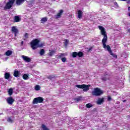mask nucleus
<instances>
[{
	"instance_id": "nucleus-17",
	"label": "nucleus",
	"mask_w": 130,
	"mask_h": 130,
	"mask_svg": "<svg viewBox=\"0 0 130 130\" xmlns=\"http://www.w3.org/2000/svg\"><path fill=\"white\" fill-rule=\"evenodd\" d=\"M42 130H49V128L47 127L45 125L42 124Z\"/></svg>"
},
{
	"instance_id": "nucleus-9",
	"label": "nucleus",
	"mask_w": 130,
	"mask_h": 130,
	"mask_svg": "<svg viewBox=\"0 0 130 130\" xmlns=\"http://www.w3.org/2000/svg\"><path fill=\"white\" fill-rule=\"evenodd\" d=\"M22 57L23 59H24V60H25V61H26L27 62H30V61H31V59L27 56L22 55Z\"/></svg>"
},
{
	"instance_id": "nucleus-4",
	"label": "nucleus",
	"mask_w": 130,
	"mask_h": 130,
	"mask_svg": "<svg viewBox=\"0 0 130 130\" xmlns=\"http://www.w3.org/2000/svg\"><path fill=\"white\" fill-rule=\"evenodd\" d=\"M76 87L79 89H83L84 92H87L89 91L90 87H91V85L86 84L77 85Z\"/></svg>"
},
{
	"instance_id": "nucleus-15",
	"label": "nucleus",
	"mask_w": 130,
	"mask_h": 130,
	"mask_svg": "<svg viewBox=\"0 0 130 130\" xmlns=\"http://www.w3.org/2000/svg\"><path fill=\"white\" fill-rule=\"evenodd\" d=\"M78 17L79 18V19H81V18H82V16L83 15V12H82L81 10H79L78 12Z\"/></svg>"
},
{
	"instance_id": "nucleus-26",
	"label": "nucleus",
	"mask_w": 130,
	"mask_h": 130,
	"mask_svg": "<svg viewBox=\"0 0 130 130\" xmlns=\"http://www.w3.org/2000/svg\"><path fill=\"white\" fill-rule=\"evenodd\" d=\"M77 56H79V57H82L83 56V53L82 52L77 53Z\"/></svg>"
},
{
	"instance_id": "nucleus-24",
	"label": "nucleus",
	"mask_w": 130,
	"mask_h": 130,
	"mask_svg": "<svg viewBox=\"0 0 130 130\" xmlns=\"http://www.w3.org/2000/svg\"><path fill=\"white\" fill-rule=\"evenodd\" d=\"M93 107V105L91 104V103H88L86 104V108H91V107Z\"/></svg>"
},
{
	"instance_id": "nucleus-35",
	"label": "nucleus",
	"mask_w": 130,
	"mask_h": 130,
	"mask_svg": "<svg viewBox=\"0 0 130 130\" xmlns=\"http://www.w3.org/2000/svg\"><path fill=\"white\" fill-rule=\"evenodd\" d=\"M127 15L129 17H130V11L128 12Z\"/></svg>"
},
{
	"instance_id": "nucleus-25",
	"label": "nucleus",
	"mask_w": 130,
	"mask_h": 130,
	"mask_svg": "<svg viewBox=\"0 0 130 130\" xmlns=\"http://www.w3.org/2000/svg\"><path fill=\"white\" fill-rule=\"evenodd\" d=\"M73 57H76L78 56V53L77 52H74L72 53Z\"/></svg>"
},
{
	"instance_id": "nucleus-32",
	"label": "nucleus",
	"mask_w": 130,
	"mask_h": 130,
	"mask_svg": "<svg viewBox=\"0 0 130 130\" xmlns=\"http://www.w3.org/2000/svg\"><path fill=\"white\" fill-rule=\"evenodd\" d=\"M69 43V40H66V42H65V45H68V43Z\"/></svg>"
},
{
	"instance_id": "nucleus-20",
	"label": "nucleus",
	"mask_w": 130,
	"mask_h": 130,
	"mask_svg": "<svg viewBox=\"0 0 130 130\" xmlns=\"http://www.w3.org/2000/svg\"><path fill=\"white\" fill-rule=\"evenodd\" d=\"M49 51L50 52L49 54L50 56H52V55H54V53H55V51L54 50H50Z\"/></svg>"
},
{
	"instance_id": "nucleus-7",
	"label": "nucleus",
	"mask_w": 130,
	"mask_h": 130,
	"mask_svg": "<svg viewBox=\"0 0 130 130\" xmlns=\"http://www.w3.org/2000/svg\"><path fill=\"white\" fill-rule=\"evenodd\" d=\"M11 30L13 32V33H14L15 36H17V34H18V32H19L18 28H17V26H13L12 27Z\"/></svg>"
},
{
	"instance_id": "nucleus-36",
	"label": "nucleus",
	"mask_w": 130,
	"mask_h": 130,
	"mask_svg": "<svg viewBox=\"0 0 130 130\" xmlns=\"http://www.w3.org/2000/svg\"><path fill=\"white\" fill-rule=\"evenodd\" d=\"M128 12H130V7H128Z\"/></svg>"
},
{
	"instance_id": "nucleus-30",
	"label": "nucleus",
	"mask_w": 130,
	"mask_h": 130,
	"mask_svg": "<svg viewBox=\"0 0 130 130\" xmlns=\"http://www.w3.org/2000/svg\"><path fill=\"white\" fill-rule=\"evenodd\" d=\"M8 121H9V122H13V120H12L11 118H8Z\"/></svg>"
},
{
	"instance_id": "nucleus-27",
	"label": "nucleus",
	"mask_w": 130,
	"mask_h": 130,
	"mask_svg": "<svg viewBox=\"0 0 130 130\" xmlns=\"http://www.w3.org/2000/svg\"><path fill=\"white\" fill-rule=\"evenodd\" d=\"M108 79V75H106L105 76V77H103L102 78V80H103V81H106V80H107Z\"/></svg>"
},
{
	"instance_id": "nucleus-40",
	"label": "nucleus",
	"mask_w": 130,
	"mask_h": 130,
	"mask_svg": "<svg viewBox=\"0 0 130 130\" xmlns=\"http://www.w3.org/2000/svg\"><path fill=\"white\" fill-rule=\"evenodd\" d=\"M52 78H53V77H51L50 76L49 77L50 79H52Z\"/></svg>"
},
{
	"instance_id": "nucleus-13",
	"label": "nucleus",
	"mask_w": 130,
	"mask_h": 130,
	"mask_svg": "<svg viewBox=\"0 0 130 130\" xmlns=\"http://www.w3.org/2000/svg\"><path fill=\"white\" fill-rule=\"evenodd\" d=\"M22 78L23 80H29V74H24Z\"/></svg>"
},
{
	"instance_id": "nucleus-10",
	"label": "nucleus",
	"mask_w": 130,
	"mask_h": 130,
	"mask_svg": "<svg viewBox=\"0 0 130 130\" xmlns=\"http://www.w3.org/2000/svg\"><path fill=\"white\" fill-rule=\"evenodd\" d=\"M103 102H104V98H99L96 101V103L98 105H101L102 103H103Z\"/></svg>"
},
{
	"instance_id": "nucleus-18",
	"label": "nucleus",
	"mask_w": 130,
	"mask_h": 130,
	"mask_svg": "<svg viewBox=\"0 0 130 130\" xmlns=\"http://www.w3.org/2000/svg\"><path fill=\"white\" fill-rule=\"evenodd\" d=\"M83 99V98L81 96H79L75 99V101H76V102H79V101H81Z\"/></svg>"
},
{
	"instance_id": "nucleus-29",
	"label": "nucleus",
	"mask_w": 130,
	"mask_h": 130,
	"mask_svg": "<svg viewBox=\"0 0 130 130\" xmlns=\"http://www.w3.org/2000/svg\"><path fill=\"white\" fill-rule=\"evenodd\" d=\"M61 59L62 62H66V61H67V58H66V57H62V58H61Z\"/></svg>"
},
{
	"instance_id": "nucleus-23",
	"label": "nucleus",
	"mask_w": 130,
	"mask_h": 130,
	"mask_svg": "<svg viewBox=\"0 0 130 130\" xmlns=\"http://www.w3.org/2000/svg\"><path fill=\"white\" fill-rule=\"evenodd\" d=\"M8 94L9 96H11L13 94V89L10 88L8 90Z\"/></svg>"
},
{
	"instance_id": "nucleus-34",
	"label": "nucleus",
	"mask_w": 130,
	"mask_h": 130,
	"mask_svg": "<svg viewBox=\"0 0 130 130\" xmlns=\"http://www.w3.org/2000/svg\"><path fill=\"white\" fill-rule=\"evenodd\" d=\"M111 100V96H108V101H110Z\"/></svg>"
},
{
	"instance_id": "nucleus-19",
	"label": "nucleus",
	"mask_w": 130,
	"mask_h": 130,
	"mask_svg": "<svg viewBox=\"0 0 130 130\" xmlns=\"http://www.w3.org/2000/svg\"><path fill=\"white\" fill-rule=\"evenodd\" d=\"M35 89L36 91H39V90H40V89H41V87H40V86L39 85H36Z\"/></svg>"
},
{
	"instance_id": "nucleus-8",
	"label": "nucleus",
	"mask_w": 130,
	"mask_h": 130,
	"mask_svg": "<svg viewBox=\"0 0 130 130\" xmlns=\"http://www.w3.org/2000/svg\"><path fill=\"white\" fill-rule=\"evenodd\" d=\"M13 76H14L16 78L20 77V71L17 70H14Z\"/></svg>"
},
{
	"instance_id": "nucleus-38",
	"label": "nucleus",
	"mask_w": 130,
	"mask_h": 130,
	"mask_svg": "<svg viewBox=\"0 0 130 130\" xmlns=\"http://www.w3.org/2000/svg\"><path fill=\"white\" fill-rule=\"evenodd\" d=\"M115 6H117V3H115Z\"/></svg>"
},
{
	"instance_id": "nucleus-5",
	"label": "nucleus",
	"mask_w": 130,
	"mask_h": 130,
	"mask_svg": "<svg viewBox=\"0 0 130 130\" xmlns=\"http://www.w3.org/2000/svg\"><path fill=\"white\" fill-rule=\"evenodd\" d=\"M93 96H100L103 94V91L99 88H95L92 91Z\"/></svg>"
},
{
	"instance_id": "nucleus-22",
	"label": "nucleus",
	"mask_w": 130,
	"mask_h": 130,
	"mask_svg": "<svg viewBox=\"0 0 130 130\" xmlns=\"http://www.w3.org/2000/svg\"><path fill=\"white\" fill-rule=\"evenodd\" d=\"M47 21V18L46 17H44L41 19V23H45Z\"/></svg>"
},
{
	"instance_id": "nucleus-39",
	"label": "nucleus",
	"mask_w": 130,
	"mask_h": 130,
	"mask_svg": "<svg viewBox=\"0 0 130 130\" xmlns=\"http://www.w3.org/2000/svg\"><path fill=\"white\" fill-rule=\"evenodd\" d=\"M128 32H129L130 33V29L128 30Z\"/></svg>"
},
{
	"instance_id": "nucleus-31",
	"label": "nucleus",
	"mask_w": 130,
	"mask_h": 130,
	"mask_svg": "<svg viewBox=\"0 0 130 130\" xmlns=\"http://www.w3.org/2000/svg\"><path fill=\"white\" fill-rule=\"evenodd\" d=\"M28 34L26 33L25 35H24V38L25 39H27V38H28Z\"/></svg>"
},
{
	"instance_id": "nucleus-3",
	"label": "nucleus",
	"mask_w": 130,
	"mask_h": 130,
	"mask_svg": "<svg viewBox=\"0 0 130 130\" xmlns=\"http://www.w3.org/2000/svg\"><path fill=\"white\" fill-rule=\"evenodd\" d=\"M30 45L31 48L35 50L38 47H42L44 45V43H40V41L38 39H35L31 42Z\"/></svg>"
},
{
	"instance_id": "nucleus-21",
	"label": "nucleus",
	"mask_w": 130,
	"mask_h": 130,
	"mask_svg": "<svg viewBox=\"0 0 130 130\" xmlns=\"http://www.w3.org/2000/svg\"><path fill=\"white\" fill-rule=\"evenodd\" d=\"M20 17L19 16H15L14 17V20L15 22H20Z\"/></svg>"
},
{
	"instance_id": "nucleus-41",
	"label": "nucleus",
	"mask_w": 130,
	"mask_h": 130,
	"mask_svg": "<svg viewBox=\"0 0 130 130\" xmlns=\"http://www.w3.org/2000/svg\"><path fill=\"white\" fill-rule=\"evenodd\" d=\"M123 102H125V100L123 101Z\"/></svg>"
},
{
	"instance_id": "nucleus-28",
	"label": "nucleus",
	"mask_w": 130,
	"mask_h": 130,
	"mask_svg": "<svg viewBox=\"0 0 130 130\" xmlns=\"http://www.w3.org/2000/svg\"><path fill=\"white\" fill-rule=\"evenodd\" d=\"M44 52H45L44 50V49H41V51L40 52V55H43V54H44Z\"/></svg>"
},
{
	"instance_id": "nucleus-2",
	"label": "nucleus",
	"mask_w": 130,
	"mask_h": 130,
	"mask_svg": "<svg viewBox=\"0 0 130 130\" xmlns=\"http://www.w3.org/2000/svg\"><path fill=\"white\" fill-rule=\"evenodd\" d=\"M16 5L17 6H20V5H22L24 2H25V0H15ZM14 3H15V0H9V1L6 4V5L4 7V9L5 10H10V9L12 7H13V5H14Z\"/></svg>"
},
{
	"instance_id": "nucleus-37",
	"label": "nucleus",
	"mask_w": 130,
	"mask_h": 130,
	"mask_svg": "<svg viewBox=\"0 0 130 130\" xmlns=\"http://www.w3.org/2000/svg\"><path fill=\"white\" fill-rule=\"evenodd\" d=\"M21 45H23V44H24V42L22 41L21 43Z\"/></svg>"
},
{
	"instance_id": "nucleus-33",
	"label": "nucleus",
	"mask_w": 130,
	"mask_h": 130,
	"mask_svg": "<svg viewBox=\"0 0 130 130\" xmlns=\"http://www.w3.org/2000/svg\"><path fill=\"white\" fill-rule=\"evenodd\" d=\"M64 56V54L61 53L59 55L60 57H62V56Z\"/></svg>"
},
{
	"instance_id": "nucleus-12",
	"label": "nucleus",
	"mask_w": 130,
	"mask_h": 130,
	"mask_svg": "<svg viewBox=\"0 0 130 130\" xmlns=\"http://www.w3.org/2000/svg\"><path fill=\"white\" fill-rule=\"evenodd\" d=\"M13 54V51L11 50H8L6 53H5V55L7 56H10V55H12Z\"/></svg>"
},
{
	"instance_id": "nucleus-1",
	"label": "nucleus",
	"mask_w": 130,
	"mask_h": 130,
	"mask_svg": "<svg viewBox=\"0 0 130 130\" xmlns=\"http://www.w3.org/2000/svg\"><path fill=\"white\" fill-rule=\"evenodd\" d=\"M99 29L101 31V35L104 36L103 39L102 40L103 47L105 49V50H107L109 53L114 57L115 58H117V55L113 54L112 51H111V48H110V46L107 45H106V42H107V34H106V31L105 30V28L102 26H99Z\"/></svg>"
},
{
	"instance_id": "nucleus-6",
	"label": "nucleus",
	"mask_w": 130,
	"mask_h": 130,
	"mask_svg": "<svg viewBox=\"0 0 130 130\" xmlns=\"http://www.w3.org/2000/svg\"><path fill=\"white\" fill-rule=\"evenodd\" d=\"M44 99L42 97L39 96L36 98L32 101V104H38V103H42L44 101Z\"/></svg>"
},
{
	"instance_id": "nucleus-14",
	"label": "nucleus",
	"mask_w": 130,
	"mask_h": 130,
	"mask_svg": "<svg viewBox=\"0 0 130 130\" xmlns=\"http://www.w3.org/2000/svg\"><path fill=\"white\" fill-rule=\"evenodd\" d=\"M63 12V11H62V10H60L59 13H58L57 14V15L56 16L55 18L56 19H58V18H60V16H61L62 15Z\"/></svg>"
},
{
	"instance_id": "nucleus-11",
	"label": "nucleus",
	"mask_w": 130,
	"mask_h": 130,
	"mask_svg": "<svg viewBox=\"0 0 130 130\" xmlns=\"http://www.w3.org/2000/svg\"><path fill=\"white\" fill-rule=\"evenodd\" d=\"M14 100L12 98L10 97L7 99V102L8 104H13L14 103Z\"/></svg>"
},
{
	"instance_id": "nucleus-16",
	"label": "nucleus",
	"mask_w": 130,
	"mask_h": 130,
	"mask_svg": "<svg viewBox=\"0 0 130 130\" xmlns=\"http://www.w3.org/2000/svg\"><path fill=\"white\" fill-rule=\"evenodd\" d=\"M11 75L9 73H6L5 74V78L6 80H8L10 78Z\"/></svg>"
}]
</instances>
